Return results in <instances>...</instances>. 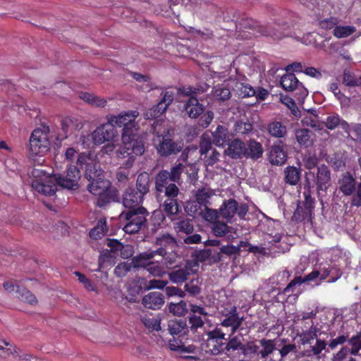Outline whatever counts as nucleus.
<instances>
[{
	"mask_svg": "<svg viewBox=\"0 0 361 361\" xmlns=\"http://www.w3.org/2000/svg\"><path fill=\"white\" fill-rule=\"evenodd\" d=\"M115 257V255L109 250H102L99 256L98 264L99 267L97 269L100 270L106 264H111L112 259Z\"/></svg>",
	"mask_w": 361,
	"mask_h": 361,
	"instance_id": "nucleus-54",
	"label": "nucleus"
},
{
	"mask_svg": "<svg viewBox=\"0 0 361 361\" xmlns=\"http://www.w3.org/2000/svg\"><path fill=\"white\" fill-rule=\"evenodd\" d=\"M149 214L147 209L142 206L123 212L120 214V219L127 221L123 231L126 233L134 234L145 229Z\"/></svg>",
	"mask_w": 361,
	"mask_h": 361,
	"instance_id": "nucleus-3",
	"label": "nucleus"
},
{
	"mask_svg": "<svg viewBox=\"0 0 361 361\" xmlns=\"http://www.w3.org/2000/svg\"><path fill=\"white\" fill-rule=\"evenodd\" d=\"M268 133L271 136L281 138L287 133L286 126L280 121H273L268 125Z\"/></svg>",
	"mask_w": 361,
	"mask_h": 361,
	"instance_id": "nucleus-35",
	"label": "nucleus"
},
{
	"mask_svg": "<svg viewBox=\"0 0 361 361\" xmlns=\"http://www.w3.org/2000/svg\"><path fill=\"white\" fill-rule=\"evenodd\" d=\"M285 182L290 185H295L300 179V171L295 166H288L284 170Z\"/></svg>",
	"mask_w": 361,
	"mask_h": 361,
	"instance_id": "nucleus-36",
	"label": "nucleus"
},
{
	"mask_svg": "<svg viewBox=\"0 0 361 361\" xmlns=\"http://www.w3.org/2000/svg\"><path fill=\"white\" fill-rule=\"evenodd\" d=\"M77 164L83 170L85 178L90 182L87 189L91 194L97 196L111 186V183L104 178V171L99 162L90 153H80Z\"/></svg>",
	"mask_w": 361,
	"mask_h": 361,
	"instance_id": "nucleus-2",
	"label": "nucleus"
},
{
	"mask_svg": "<svg viewBox=\"0 0 361 361\" xmlns=\"http://www.w3.org/2000/svg\"><path fill=\"white\" fill-rule=\"evenodd\" d=\"M262 35L270 37L274 39H281L283 37L300 38V33L293 31L288 24H265L259 26Z\"/></svg>",
	"mask_w": 361,
	"mask_h": 361,
	"instance_id": "nucleus-6",
	"label": "nucleus"
},
{
	"mask_svg": "<svg viewBox=\"0 0 361 361\" xmlns=\"http://www.w3.org/2000/svg\"><path fill=\"white\" fill-rule=\"evenodd\" d=\"M249 207L246 203L240 205L234 199L225 200L219 208V214L226 220L228 223H232V219L237 214L240 219H245L248 212Z\"/></svg>",
	"mask_w": 361,
	"mask_h": 361,
	"instance_id": "nucleus-8",
	"label": "nucleus"
},
{
	"mask_svg": "<svg viewBox=\"0 0 361 361\" xmlns=\"http://www.w3.org/2000/svg\"><path fill=\"white\" fill-rule=\"evenodd\" d=\"M312 186L310 185V183H306L304 186V201L302 202L303 206L305 208L310 209L311 210H314V204H315V200L314 198L312 197V192L311 191V188Z\"/></svg>",
	"mask_w": 361,
	"mask_h": 361,
	"instance_id": "nucleus-44",
	"label": "nucleus"
},
{
	"mask_svg": "<svg viewBox=\"0 0 361 361\" xmlns=\"http://www.w3.org/2000/svg\"><path fill=\"white\" fill-rule=\"evenodd\" d=\"M61 130L63 133L62 139L67 138L68 136L75 134L83 127V123L81 119L73 117L66 116L63 118L61 121Z\"/></svg>",
	"mask_w": 361,
	"mask_h": 361,
	"instance_id": "nucleus-19",
	"label": "nucleus"
},
{
	"mask_svg": "<svg viewBox=\"0 0 361 361\" xmlns=\"http://www.w3.org/2000/svg\"><path fill=\"white\" fill-rule=\"evenodd\" d=\"M312 178L317 185L318 193L320 191L326 192L330 186L331 171L325 164H322L314 171H309L306 175V182L310 183Z\"/></svg>",
	"mask_w": 361,
	"mask_h": 361,
	"instance_id": "nucleus-10",
	"label": "nucleus"
},
{
	"mask_svg": "<svg viewBox=\"0 0 361 361\" xmlns=\"http://www.w3.org/2000/svg\"><path fill=\"white\" fill-rule=\"evenodd\" d=\"M214 97L219 101H226L231 98V93L230 89L222 85H217L214 87Z\"/></svg>",
	"mask_w": 361,
	"mask_h": 361,
	"instance_id": "nucleus-41",
	"label": "nucleus"
},
{
	"mask_svg": "<svg viewBox=\"0 0 361 361\" xmlns=\"http://www.w3.org/2000/svg\"><path fill=\"white\" fill-rule=\"evenodd\" d=\"M58 186L55 175L48 177L45 180L35 179L32 182V187L35 191L47 196L54 195Z\"/></svg>",
	"mask_w": 361,
	"mask_h": 361,
	"instance_id": "nucleus-14",
	"label": "nucleus"
},
{
	"mask_svg": "<svg viewBox=\"0 0 361 361\" xmlns=\"http://www.w3.org/2000/svg\"><path fill=\"white\" fill-rule=\"evenodd\" d=\"M183 338H178L177 336H173V339H170L169 341V346L170 350H171L173 351L192 353V346L185 347L184 345Z\"/></svg>",
	"mask_w": 361,
	"mask_h": 361,
	"instance_id": "nucleus-40",
	"label": "nucleus"
},
{
	"mask_svg": "<svg viewBox=\"0 0 361 361\" xmlns=\"http://www.w3.org/2000/svg\"><path fill=\"white\" fill-rule=\"evenodd\" d=\"M154 188L159 195L164 193L166 197H177L179 194V188L169 175V171L162 169L154 177Z\"/></svg>",
	"mask_w": 361,
	"mask_h": 361,
	"instance_id": "nucleus-7",
	"label": "nucleus"
},
{
	"mask_svg": "<svg viewBox=\"0 0 361 361\" xmlns=\"http://www.w3.org/2000/svg\"><path fill=\"white\" fill-rule=\"evenodd\" d=\"M192 271V269L188 266L177 270H173L169 274V279L173 283H182L188 279Z\"/></svg>",
	"mask_w": 361,
	"mask_h": 361,
	"instance_id": "nucleus-32",
	"label": "nucleus"
},
{
	"mask_svg": "<svg viewBox=\"0 0 361 361\" xmlns=\"http://www.w3.org/2000/svg\"><path fill=\"white\" fill-rule=\"evenodd\" d=\"M146 270L150 275L158 277L163 276L166 273L164 268L159 263V261L157 262L151 261Z\"/></svg>",
	"mask_w": 361,
	"mask_h": 361,
	"instance_id": "nucleus-55",
	"label": "nucleus"
},
{
	"mask_svg": "<svg viewBox=\"0 0 361 361\" xmlns=\"http://www.w3.org/2000/svg\"><path fill=\"white\" fill-rule=\"evenodd\" d=\"M188 324L190 329L192 331H195L198 328H202L204 326V321L199 315L190 314L188 317Z\"/></svg>",
	"mask_w": 361,
	"mask_h": 361,
	"instance_id": "nucleus-59",
	"label": "nucleus"
},
{
	"mask_svg": "<svg viewBox=\"0 0 361 361\" xmlns=\"http://www.w3.org/2000/svg\"><path fill=\"white\" fill-rule=\"evenodd\" d=\"M281 85L286 91H296L295 97L298 102H303L308 95L307 89L293 73H287L281 78Z\"/></svg>",
	"mask_w": 361,
	"mask_h": 361,
	"instance_id": "nucleus-11",
	"label": "nucleus"
},
{
	"mask_svg": "<svg viewBox=\"0 0 361 361\" xmlns=\"http://www.w3.org/2000/svg\"><path fill=\"white\" fill-rule=\"evenodd\" d=\"M220 314L223 317L221 322L216 324V326L224 329L229 337L235 334L239 330L244 321V317L240 316L238 309L235 306H231L229 308H224Z\"/></svg>",
	"mask_w": 361,
	"mask_h": 361,
	"instance_id": "nucleus-4",
	"label": "nucleus"
},
{
	"mask_svg": "<svg viewBox=\"0 0 361 361\" xmlns=\"http://www.w3.org/2000/svg\"><path fill=\"white\" fill-rule=\"evenodd\" d=\"M235 350H240L244 355H245L247 350L237 336H233L231 338L229 337V341L226 338L224 352L230 356L231 352Z\"/></svg>",
	"mask_w": 361,
	"mask_h": 361,
	"instance_id": "nucleus-33",
	"label": "nucleus"
},
{
	"mask_svg": "<svg viewBox=\"0 0 361 361\" xmlns=\"http://www.w3.org/2000/svg\"><path fill=\"white\" fill-rule=\"evenodd\" d=\"M247 245H249L248 242L241 240L237 247L232 245H224L220 248V250L221 253L231 256L240 254V248L242 247H246Z\"/></svg>",
	"mask_w": 361,
	"mask_h": 361,
	"instance_id": "nucleus-47",
	"label": "nucleus"
},
{
	"mask_svg": "<svg viewBox=\"0 0 361 361\" xmlns=\"http://www.w3.org/2000/svg\"><path fill=\"white\" fill-rule=\"evenodd\" d=\"M269 160L272 165L281 166L287 160V153L284 150L283 141L279 140L275 142L270 149Z\"/></svg>",
	"mask_w": 361,
	"mask_h": 361,
	"instance_id": "nucleus-18",
	"label": "nucleus"
},
{
	"mask_svg": "<svg viewBox=\"0 0 361 361\" xmlns=\"http://www.w3.org/2000/svg\"><path fill=\"white\" fill-rule=\"evenodd\" d=\"M166 219L165 215L160 210L154 211L150 218V224L152 226V230L157 231L164 224Z\"/></svg>",
	"mask_w": 361,
	"mask_h": 361,
	"instance_id": "nucleus-49",
	"label": "nucleus"
},
{
	"mask_svg": "<svg viewBox=\"0 0 361 361\" xmlns=\"http://www.w3.org/2000/svg\"><path fill=\"white\" fill-rule=\"evenodd\" d=\"M212 143L213 140H212L211 136L207 133H203L200 142V153L201 156H205L212 149Z\"/></svg>",
	"mask_w": 361,
	"mask_h": 361,
	"instance_id": "nucleus-43",
	"label": "nucleus"
},
{
	"mask_svg": "<svg viewBox=\"0 0 361 361\" xmlns=\"http://www.w3.org/2000/svg\"><path fill=\"white\" fill-rule=\"evenodd\" d=\"M349 344L352 346L350 353L356 355L361 350V333H357L348 340Z\"/></svg>",
	"mask_w": 361,
	"mask_h": 361,
	"instance_id": "nucleus-58",
	"label": "nucleus"
},
{
	"mask_svg": "<svg viewBox=\"0 0 361 361\" xmlns=\"http://www.w3.org/2000/svg\"><path fill=\"white\" fill-rule=\"evenodd\" d=\"M338 183L339 190L345 196H350L355 191V178L350 172L343 173Z\"/></svg>",
	"mask_w": 361,
	"mask_h": 361,
	"instance_id": "nucleus-25",
	"label": "nucleus"
},
{
	"mask_svg": "<svg viewBox=\"0 0 361 361\" xmlns=\"http://www.w3.org/2000/svg\"><path fill=\"white\" fill-rule=\"evenodd\" d=\"M166 111V106L164 107L159 106V104H157L152 108L148 109L145 114L144 117L147 120H155L159 118Z\"/></svg>",
	"mask_w": 361,
	"mask_h": 361,
	"instance_id": "nucleus-50",
	"label": "nucleus"
},
{
	"mask_svg": "<svg viewBox=\"0 0 361 361\" xmlns=\"http://www.w3.org/2000/svg\"><path fill=\"white\" fill-rule=\"evenodd\" d=\"M245 145L246 142L238 138L231 140L226 145L228 147L225 150V153L231 159H242L245 155Z\"/></svg>",
	"mask_w": 361,
	"mask_h": 361,
	"instance_id": "nucleus-20",
	"label": "nucleus"
},
{
	"mask_svg": "<svg viewBox=\"0 0 361 361\" xmlns=\"http://www.w3.org/2000/svg\"><path fill=\"white\" fill-rule=\"evenodd\" d=\"M343 84L347 87H358V78L349 71H344Z\"/></svg>",
	"mask_w": 361,
	"mask_h": 361,
	"instance_id": "nucleus-62",
	"label": "nucleus"
},
{
	"mask_svg": "<svg viewBox=\"0 0 361 361\" xmlns=\"http://www.w3.org/2000/svg\"><path fill=\"white\" fill-rule=\"evenodd\" d=\"M200 116L198 125L203 128H207L212 122L214 114L212 111H207L204 113L203 112Z\"/></svg>",
	"mask_w": 361,
	"mask_h": 361,
	"instance_id": "nucleus-60",
	"label": "nucleus"
},
{
	"mask_svg": "<svg viewBox=\"0 0 361 361\" xmlns=\"http://www.w3.org/2000/svg\"><path fill=\"white\" fill-rule=\"evenodd\" d=\"M212 232L217 237L224 236L230 231V227L226 223L220 221H216L212 224Z\"/></svg>",
	"mask_w": 361,
	"mask_h": 361,
	"instance_id": "nucleus-48",
	"label": "nucleus"
},
{
	"mask_svg": "<svg viewBox=\"0 0 361 361\" xmlns=\"http://www.w3.org/2000/svg\"><path fill=\"white\" fill-rule=\"evenodd\" d=\"M133 267L132 263L123 262L118 264L114 269V273L118 277L125 276Z\"/></svg>",
	"mask_w": 361,
	"mask_h": 361,
	"instance_id": "nucleus-63",
	"label": "nucleus"
},
{
	"mask_svg": "<svg viewBox=\"0 0 361 361\" xmlns=\"http://www.w3.org/2000/svg\"><path fill=\"white\" fill-rule=\"evenodd\" d=\"M154 244L158 247L156 250H152L155 256L164 255L170 250H176L177 248L176 240L169 233H164L157 237Z\"/></svg>",
	"mask_w": 361,
	"mask_h": 361,
	"instance_id": "nucleus-13",
	"label": "nucleus"
},
{
	"mask_svg": "<svg viewBox=\"0 0 361 361\" xmlns=\"http://www.w3.org/2000/svg\"><path fill=\"white\" fill-rule=\"evenodd\" d=\"M212 134L213 144L217 147L226 146L233 137L228 128L222 125H218L216 130Z\"/></svg>",
	"mask_w": 361,
	"mask_h": 361,
	"instance_id": "nucleus-23",
	"label": "nucleus"
},
{
	"mask_svg": "<svg viewBox=\"0 0 361 361\" xmlns=\"http://www.w3.org/2000/svg\"><path fill=\"white\" fill-rule=\"evenodd\" d=\"M314 135L312 130L307 128L298 129L295 132L298 142L305 148L312 145Z\"/></svg>",
	"mask_w": 361,
	"mask_h": 361,
	"instance_id": "nucleus-31",
	"label": "nucleus"
},
{
	"mask_svg": "<svg viewBox=\"0 0 361 361\" xmlns=\"http://www.w3.org/2000/svg\"><path fill=\"white\" fill-rule=\"evenodd\" d=\"M207 339L205 343V351L212 355H219L224 352L226 336L228 335L224 329L218 326L207 333Z\"/></svg>",
	"mask_w": 361,
	"mask_h": 361,
	"instance_id": "nucleus-9",
	"label": "nucleus"
},
{
	"mask_svg": "<svg viewBox=\"0 0 361 361\" xmlns=\"http://www.w3.org/2000/svg\"><path fill=\"white\" fill-rule=\"evenodd\" d=\"M300 204L301 202L299 201L296 209L293 213V219L300 222L305 220L311 221L313 211L305 208L304 206H301Z\"/></svg>",
	"mask_w": 361,
	"mask_h": 361,
	"instance_id": "nucleus-34",
	"label": "nucleus"
},
{
	"mask_svg": "<svg viewBox=\"0 0 361 361\" xmlns=\"http://www.w3.org/2000/svg\"><path fill=\"white\" fill-rule=\"evenodd\" d=\"M253 129L252 124L249 121H238L234 125V131L236 134L247 135Z\"/></svg>",
	"mask_w": 361,
	"mask_h": 361,
	"instance_id": "nucleus-52",
	"label": "nucleus"
},
{
	"mask_svg": "<svg viewBox=\"0 0 361 361\" xmlns=\"http://www.w3.org/2000/svg\"><path fill=\"white\" fill-rule=\"evenodd\" d=\"M169 310L174 315L183 316L188 312L187 304L183 300L176 303L171 302L169 305Z\"/></svg>",
	"mask_w": 361,
	"mask_h": 361,
	"instance_id": "nucleus-46",
	"label": "nucleus"
},
{
	"mask_svg": "<svg viewBox=\"0 0 361 361\" xmlns=\"http://www.w3.org/2000/svg\"><path fill=\"white\" fill-rule=\"evenodd\" d=\"M81 171H83L77 163L76 166L71 165L67 169L66 175L65 176L61 174L55 175L57 184L68 190H75L78 188V180L81 177Z\"/></svg>",
	"mask_w": 361,
	"mask_h": 361,
	"instance_id": "nucleus-12",
	"label": "nucleus"
},
{
	"mask_svg": "<svg viewBox=\"0 0 361 361\" xmlns=\"http://www.w3.org/2000/svg\"><path fill=\"white\" fill-rule=\"evenodd\" d=\"M355 31L353 26H336L334 29V35L338 38L347 37Z\"/></svg>",
	"mask_w": 361,
	"mask_h": 361,
	"instance_id": "nucleus-57",
	"label": "nucleus"
},
{
	"mask_svg": "<svg viewBox=\"0 0 361 361\" xmlns=\"http://www.w3.org/2000/svg\"><path fill=\"white\" fill-rule=\"evenodd\" d=\"M155 257L152 250H148L133 257L131 260L133 267L136 269L144 268L146 269L151 260Z\"/></svg>",
	"mask_w": 361,
	"mask_h": 361,
	"instance_id": "nucleus-30",
	"label": "nucleus"
},
{
	"mask_svg": "<svg viewBox=\"0 0 361 361\" xmlns=\"http://www.w3.org/2000/svg\"><path fill=\"white\" fill-rule=\"evenodd\" d=\"M184 109L190 118H197L204 112V106L197 97H192L185 103Z\"/></svg>",
	"mask_w": 361,
	"mask_h": 361,
	"instance_id": "nucleus-27",
	"label": "nucleus"
},
{
	"mask_svg": "<svg viewBox=\"0 0 361 361\" xmlns=\"http://www.w3.org/2000/svg\"><path fill=\"white\" fill-rule=\"evenodd\" d=\"M168 329L171 336L178 338H184L188 332L186 321L182 319L169 321Z\"/></svg>",
	"mask_w": 361,
	"mask_h": 361,
	"instance_id": "nucleus-26",
	"label": "nucleus"
},
{
	"mask_svg": "<svg viewBox=\"0 0 361 361\" xmlns=\"http://www.w3.org/2000/svg\"><path fill=\"white\" fill-rule=\"evenodd\" d=\"M263 349L259 351L262 358H265L273 353L275 349V344L273 340L262 339L259 341Z\"/></svg>",
	"mask_w": 361,
	"mask_h": 361,
	"instance_id": "nucleus-53",
	"label": "nucleus"
},
{
	"mask_svg": "<svg viewBox=\"0 0 361 361\" xmlns=\"http://www.w3.org/2000/svg\"><path fill=\"white\" fill-rule=\"evenodd\" d=\"M16 293L17 294V297L21 301L31 305L35 304L37 302L35 295H33L28 289L25 288V287L18 286L17 289L16 290Z\"/></svg>",
	"mask_w": 361,
	"mask_h": 361,
	"instance_id": "nucleus-39",
	"label": "nucleus"
},
{
	"mask_svg": "<svg viewBox=\"0 0 361 361\" xmlns=\"http://www.w3.org/2000/svg\"><path fill=\"white\" fill-rule=\"evenodd\" d=\"M215 195L214 190L209 188H198L195 192V199L200 207H206L211 204L210 199Z\"/></svg>",
	"mask_w": 361,
	"mask_h": 361,
	"instance_id": "nucleus-29",
	"label": "nucleus"
},
{
	"mask_svg": "<svg viewBox=\"0 0 361 361\" xmlns=\"http://www.w3.org/2000/svg\"><path fill=\"white\" fill-rule=\"evenodd\" d=\"M201 283L198 278L192 279L190 281L185 283V291L191 296H196L201 292Z\"/></svg>",
	"mask_w": 361,
	"mask_h": 361,
	"instance_id": "nucleus-42",
	"label": "nucleus"
},
{
	"mask_svg": "<svg viewBox=\"0 0 361 361\" xmlns=\"http://www.w3.org/2000/svg\"><path fill=\"white\" fill-rule=\"evenodd\" d=\"M152 180L149 174L143 171L138 174L134 189L145 197L150 192Z\"/></svg>",
	"mask_w": 361,
	"mask_h": 361,
	"instance_id": "nucleus-28",
	"label": "nucleus"
},
{
	"mask_svg": "<svg viewBox=\"0 0 361 361\" xmlns=\"http://www.w3.org/2000/svg\"><path fill=\"white\" fill-rule=\"evenodd\" d=\"M167 199L164 202V211L169 216L177 214L180 211V207L176 199L177 197H166Z\"/></svg>",
	"mask_w": 361,
	"mask_h": 361,
	"instance_id": "nucleus-37",
	"label": "nucleus"
},
{
	"mask_svg": "<svg viewBox=\"0 0 361 361\" xmlns=\"http://www.w3.org/2000/svg\"><path fill=\"white\" fill-rule=\"evenodd\" d=\"M175 228L180 235V233L185 235L192 234L194 231L193 221L190 219H183L175 224Z\"/></svg>",
	"mask_w": 361,
	"mask_h": 361,
	"instance_id": "nucleus-38",
	"label": "nucleus"
},
{
	"mask_svg": "<svg viewBox=\"0 0 361 361\" xmlns=\"http://www.w3.org/2000/svg\"><path fill=\"white\" fill-rule=\"evenodd\" d=\"M302 283H303L302 276L295 277L283 289V293L287 296H290L293 293L295 286Z\"/></svg>",
	"mask_w": 361,
	"mask_h": 361,
	"instance_id": "nucleus-61",
	"label": "nucleus"
},
{
	"mask_svg": "<svg viewBox=\"0 0 361 361\" xmlns=\"http://www.w3.org/2000/svg\"><path fill=\"white\" fill-rule=\"evenodd\" d=\"M96 205L99 207H104L111 202H119V192L118 190L111 187H109L105 190V192L98 194Z\"/></svg>",
	"mask_w": 361,
	"mask_h": 361,
	"instance_id": "nucleus-22",
	"label": "nucleus"
},
{
	"mask_svg": "<svg viewBox=\"0 0 361 361\" xmlns=\"http://www.w3.org/2000/svg\"><path fill=\"white\" fill-rule=\"evenodd\" d=\"M93 133L97 145H99L105 142L113 140L117 134V130L115 126L108 121L106 123L97 127Z\"/></svg>",
	"mask_w": 361,
	"mask_h": 361,
	"instance_id": "nucleus-15",
	"label": "nucleus"
},
{
	"mask_svg": "<svg viewBox=\"0 0 361 361\" xmlns=\"http://www.w3.org/2000/svg\"><path fill=\"white\" fill-rule=\"evenodd\" d=\"M185 169V166L181 163L176 164L171 167L170 171H169V175L171 180H172V182L175 184L180 182L181 179V174L183 173Z\"/></svg>",
	"mask_w": 361,
	"mask_h": 361,
	"instance_id": "nucleus-51",
	"label": "nucleus"
},
{
	"mask_svg": "<svg viewBox=\"0 0 361 361\" xmlns=\"http://www.w3.org/2000/svg\"><path fill=\"white\" fill-rule=\"evenodd\" d=\"M263 153L262 145L254 139H250L246 142L243 158L256 161L262 157Z\"/></svg>",
	"mask_w": 361,
	"mask_h": 361,
	"instance_id": "nucleus-21",
	"label": "nucleus"
},
{
	"mask_svg": "<svg viewBox=\"0 0 361 361\" xmlns=\"http://www.w3.org/2000/svg\"><path fill=\"white\" fill-rule=\"evenodd\" d=\"M50 149L48 131L35 129L30 137V152L32 156L42 157Z\"/></svg>",
	"mask_w": 361,
	"mask_h": 361,
	"instance_id": "nucleus-5",
	"label": "nucleus"
},
{
	"mask_svg": "<svg viewBox=\"0 0 361 361\" xmlns=\"http://www.w3.org/2000/svg\"><path fill=\"white\" fill-rule=\"evenodd\" d=\"M183 144L171 139L167 136H162L158 147V153L162 157H168L176 154L181 151Z\"/></svg>",
	"mask_w": 361,
	"mask_h": 361,
	"instance_id": "nucleus-17",
	"label": "nucleus"
},
{
	"mask_svg": "<svg viewBox=\"0 0 361 361\" xmlns=\"http://www.w3.org/2000/svg\"><path fill=\"white\" fill-rule=\"evenodd\" d=\"M145 197L137 190L134 189L133 186L128 187L123 192L122 197L123 205L127 209H134L141 207Z\"/></svg>",
	"mask_w": 361,
	"mask_h": 361,
	"instance_id": "nucleus-16",
	"label": "nucleus"
},
{
	"mask_svg": "<svg viewBox=\"0 0 361 361\" xmlns=\"http://www.w3.org/2000/svg\"><path fill=\"white\" fill-rule=\"evenodd\" d=\"M164 303V297L160 292H150L142 300L143 306L148 309L159 310Z\"/></svg>",
	"mask_w": 361,
	"mask_h": 361,
	"instance_id": "nucleus-24",
	"label": "nucleus"
},
{
	"mask_svg": "<svg viewBox=\"0 0 361 361\" xmlns=\"http://www.w3.org/2000/svg\"><path fill=\"white\" fill-rule=\"evenodd\" d=\"M160 256L161 257V259L164 261L166 267H172L175 265L176 259L178 255L176 250H170L167 252V254Z\"/></svg>",
	"mask_w": 361,
	"mask_h": 361,
	"instance_id": "nucleus-64",
	"label": "nucleus"
},
{
	"mask_svg": "<svg viewBox=\"0 0 361 361\" xmlns=\"http://www.w3.org/2000/svg\"><path fill=\"white\" fill-rule=\"evenodd\" d=\"M301 343L311 344L312 341L317 337V329L313 324L308 330L303 331L300 335Z\"/></svg>",
	"mask_w": 361,
	"mask_h": 361,
	"instance_id": "nucleus-45",
	"label": "nucleus"
},
{
	"mask_svg": "<svg viewBox=\"0 0 361 361\" xmlns=\"http://www.w3.org/2000/svg\"><path fill=\"white\" fill-rule=\"evenodd\" d=\"M79 142L85 149H91L94 145H98L97 140L94 139L93 132L87 133L86 135H82Z\"/></svg>",
	"mask_w": 361,
	"mask_h": 361,
	"instance_id": "nucleus-56",
	"label": "nucleus"
},
{
	"mask_svg": "<svg viewBox=\"0 0 361 361\" xmlns=\"http://www.w3.org/2000/svg\"><path fill=\"white\" fill-rule=\"evenodd\" d=\"M139 116L136 110L121 112L118 116L111 115L107 117L111 125L123 127L122 142L123 145L119 150V157L128 158L123 163V167L130 169L135 162V158L145 152V141L142 135L138 133L139 127L135 119Z\"/></svg>",
	"mask_w": 361,
	"mask_h": 361,
	"instance_id": "nucleus-1",
	"label": "nucleus"
}]
</instances>
